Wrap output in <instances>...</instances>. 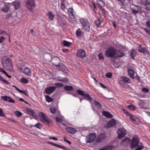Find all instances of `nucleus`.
Segmentation results:
<instances>
[{"instance_id": "34", "label": "nucleus", "mask_w": 150, "mask_h": 150, "mask_svg": "<svg viewBox=\"0 0 150 150\" xmlns=\"http://www.w3.org/2000/svg\"><path fill=\"white\" fill-rule=\"evenodd\" d=\"M132 122L135 124L139 125L141 123V121L139 119L137 118L136 117L134 120L132 121Z\"/></svg>"}, {"instance_id": "39", "label": "nucleus", "mask_w": 150, "mask_h": 150, "mask_svg": "<svg viewBox=\"0 0 150 150\" xmlns=\"http://www.w3.org/2000/svg\"><path fill=\"white\" fill-rule=\"evenodd\" d=\"M149 89L147 88L144 87L142 89V91L144 93H148L149 91Z\"/></svg>"}, {"instance_id": "5", "label": "nucleus", "mask_w": 150, "mask_h": 150, "mask_svg": "<svg viewBox=\"0 0 150 150\" xmlns=\"http://www.w3.org/2000/svg\"><path fill=\"white\" fill-rule=\"evenodd\" d=\"M139 100L138 102V106L141 108L144 109L146 108L148 105L147 101L145 100H142L137 98Z\"/></svg>"}, {"instance_id": "27", "label": "nucleus", "mask_w": 150, "mask_h": 150, "mask_svg": "<svg viewBox=\"0 0 150 150\" xmlns=\"http://www.w3.org/2000/svg\"><path fill=\"white\" fill-rule=\"evenodd\" d=\"M103 115L108 118H112V115L108 112L103 111L102 112Z\"/></svg>"}, {"instance_id": "10", "label": "nucleus", "mask_w": 150, "mask_h": 150, "mask_svg": "<svg viewBox=\"0 0 150 150\" xmlns=\"http://www.w3.org/2000/svg\"><path fill=\"white\" fill-rule=\"evenodd\" d=\"M19 69L26 74L29 76L31 75L30 71L28 67L23 65L21 66Z\"/></svg>"}, {"instance_id": "50", "label": "nucleus", "mask_w": 150, "mask_h": 150, "mask_svg": "<svg viewBox=\"0 0 150 150\" xmlns=\"http://www.w3.org/2000/svg\"><path fill=\"white\" fill-rule=\"evenodd\" d=\"M101 23V21L99 19L95 21L96 25L97 26L99 25Z\"/></svg>"}, {"instance_id": "7", "label": "nucleus", "mask_w": 150, "mask_h": 150, "mask_svg": "<svg viewBox=\"0 0 150 150\" xmlns=\"http://www.w3.org/2000/svg\"><path fill=\"white\" fill-rule=\"evenodd\" d=\"M139 142V140L138 137L137 136H134L131 142V148L133 149L137 147L138 146Z\"/></svg>"}, {"instance_id": "64", "label": "nucleus", "mask_w": 150, "mask_h": 150, "mask_svg": "<svg viewBox=\"0 0 150 150\" xmlns=\"http://www.w3.org/2000/svg\"><path fill=\"white\" fill-rule=\"evenodd\" d=\"M61 7L62 9L64 10L66 8L65 6L63 4H62L61 5Z\"/></svg>"}, {"instance_id": "11", "label": "nucleus", "mask_w": 150, "mask_h": 150, "mask_svg": "<svg viewBox=\"0 0 150 150\" xmlns=\"http://www.w3.org/2000/svg\"><path fill=\"white\" fill-rule=\"evenodd\" d=\"M96 135L95 134H90L86 137V143H90L93 142L95 139Z\"/></svg>"}, {"instance_id": "42", "label": "nucleus", "mask_w": 150, "mask_h": 150, "mask_svg": "<svg viewBox=\"0 0 150 150\" xmlns=\"http://www.w3.org/2000/svg\"><path fill=\"white\" fill-rule=\"evenodd\" d=\"M99 59L100 60H103L104 59V57L103 54L101 53H100L98 55Z\"/></svg>"}, {"instance_id": "46", "label": "nucleus", "mask_w": 150, "mask_h": 150, "mask_svg": "<svg viewBox=\"0 0 150 150\" xmlns=\"http://www.w3.org/2000/svg\"><path fill=\"white\" fill-rule=\"evenodd\" d=\"M59 81H61L64 82H67L68 81V79L66 78H62L60 79H59Z\"/></svg>"}, {"instance_id": "62", "label": "nucleus", "mask_w": 150, "mask_h": 150, "mask_svg": "<svg viewBox=\"0 0 150 150\" xmlns=\"http://www.w3.org/2000/svg\"><path fill=\"white\" fill-rule=\"evenodd\" d=\"M99 84H100V85L103 88H107L103 84H102V83H99Z\"/></svg>"}, {"instance_id": "12", "label": "nucleus", "mask_w": 150, "mask_h": 150, "mask_svg": "<svg viewBox=\"0 0 150 150\" xmlns=\"http://www.w3.org/2000/svg\"><path fill=\"white\" fill-rule=\"evenodd\" d=\"M116 120L114 119H112L108 121L107 123V125L105 126L106 128L110 127L116 125Z\"/></svg>"}, {"instance_id": "63", "label": "nucleus", "mask_w": 150, "mask_h": 150, "mask_svg": "<svg viewBox=\"0 0 150 150\" xmlns=\"http://www.w3.org/2000/svg\"><path fill=\"white\" fill-rule=\"evenodd\" d=\"M64 139L65 142L68 143L70 145L71 144V142L70 141L66 140L65 138H64Z\"/></svg>"}, {"instance_id": "58", "label": "nucleus", "mask_w": 150, "mask_h": 150, "mask_svg": "<svg viewBox=\"0 0 150 150\" xmlns=\"http://www.w3.org/2000/svg\"><path fill=\"white\" fill-rule=\"evenodd\" d=\"M7 34L6 33V32L4 31H3L1 30H0V34H2L4 35H6V34Z\"/></svg>"}, {"instance_id": "18", "label": "nucleus", "mask_w": 150, "mask_h": 150, "mask_svg": "<svg viewBox=\"0 0 150 150\" xmlns=\"http://www.w3.org/2000/svg\"><path fill=\"white\" fill-rule=\"evenodd\" d=\"M130 142V138L128 137H126L125 139L122 140L121 143L122 146H126L127 144L129 143Z\"/></svg>"}, {"instance_id": "4", "label": "nucleus", "mask_w": 150, "mask_h": 150, "mask_svg": "<svg viewBox=\"0 0 150 150\" xmlns=\"http://www.w3.org/2000/svg\"><path fill=\"white\" fill-rule=\"evenodd\" d=\"M80 21L83 28L86 31H89L90 30V24L87 20L82 18L80 19Z\"/></svg>"}, {"instance_id": "48", "label": "nucleus", "mask_w": 150, "mask_h": 150, "mask_svg": "<svg viewBox=\"0 0 150 150\" xmlns=\"http://www.w3.org/2000/svg\"><path fill=\"white\" fill-rule=\"evenodd\" d=\"M128 107L131 110H135L136 108V107L133 105H129L128 106Z\"/></svg>"}, {"instance_id": "22", "label": "nucleus", "mask_w": 150, "mask_h": 150, "mask_svg": "<svg viewBox=\"0 0 150 150\" xmlns=\"http://www.w3.org/2000/svg\"><path fill=\"white\" fill-rule=\"evenodd\" d=\"M125 55V54L122 52L120 51H116V53L115 54V58H117L118 57H123Z\"/></svg>"}, {"instance_id": "21", "label": "nucleus", "mask_w": 150, "mask_h": 150, "mask_svg": "<svg viewBox=\"0 0 150 150\" xmlns=\"http://www.w3.org/2000/svg\"><path fill=\"white\" fill-rule=\"evenodd\" d=\"M106 136L104 134H101L99 135L97 139V141L98 142H100L103 139H105Z\"/></svg>"}, {"instance_id": "20", "label": "nucleus", "mask_w": 150, "mask_h": 150, "mask_svg": "<svg viewBox=\"0 0 150 150\" xmlns=\"http://www.w3.org/2000/svg\"><path fill=\"white\" fill-rule=\"evenodd\" d=\"M1 98L3 99L4 100L7 101L10 103H13L15 102V101L10 97L8 96H2Z\"/></svg>"}, {"instance_id": "53", "label": "nucleus", "mask_w": 150, "mask_h": 150, "mask_svg": "<svg viewBox=\"0 0 150 150\" xmlns=\"http://www.w3.org/2000/svg\"><path fill=\"white\" fill-rule=\"evenodd\" d=\"M143 29L150 36V30L149 29L146 28H144Z\"/></svg>"}, {"instance_id": "30", "label": "nucleus", "mask_w": 150, "mask_h": 150, "mask_svg": "<svg viewBox=\"0 0 150 150\" xmlns=\"http://www.w3.org/2000/svg\"><path fill=\"white\" fill-rule=\"evenodd\" d=\"M47 14L49 19L50 20H53L54 17V16L52 13L51 12H49Z\"/></svg>"}, {"instance_id": "56", "label": "nucleus", "mask_w": 150, "mask_h": 150, "mask_svg": "<svg viewBox=\"0 0 150 150\" xmlns=\"http://www.w3.org/2000/svg\"><path fill=\"white\" fill-rule=\"evenodd\" d=\"M18 92H19L20 93H23V94H24L25 96H28L27 93H25L24 91L20 90V89L19 90V91Z\"/></svg>"}, {"instance_id": "38", "label": "nucleus", "mask_w": 150, "mask_h": 150, "mask_svg": "<svg viewBox=\"0 0 150 150\" xmlns=\"http://www.w3.org/2000/svg\"><path fill=\"white\" fill-rule=\"evenodd\" d=\"M76 35L79 36H81L82 34L81 31L79 29H78L76 31Z\"/></svg>"}, {"instance_id": "15", "label": "nucleus", "mask_w": 150, "mask_h": 150, "mask_svg": "<svg viewBox=\"0 0 150 150\" xmlns=\"http://www.w3.org/2000/svg\"><path fill=\"white\" fill-rule=\"evenodd\" d=\"M77 55L81 58L85 57L86 56L85 52L82 49H80L77 51Z\"/></svg>"}, {"instance_id": "37", "label": "nucleus", "mask_w": 150, "mask_h": 150, "mask_svg": "<svg viewBox=\"0 0 150 150\" xmlns=\"http://www.w3.org/2000/svg\"><path fill=\"white\" fill-rule=\"evenodd\" d=\"M45 98L46 99V100L47 101L50 102L53 101V99L52 98L50 97L49 96H46L45 97Z\"/></svg>"}, {"instance_id": "35", "label": "nucleus", "mask_w": 150, "mask_h": 150, "mask_svg": "<svg viewBox=\"0 0 150 150\" xmlns=\"http://www.w3.org/2000/svg\"><path fill=\"white\" fill-rule=\"evenodd\" d=\"M64 89L67 91H69L73 89V87L70 86H66L64 87Z\"/></svg>"}, {"instance_id": "17", "label": "nucleus", "mask_w": 150, "mask_h": 150, "mask_svg": "<svg viewBox=\"0 0 150 150\" xmlns=\"http://www.w3.org/2000/svg\"><path fill=\"white\" fill-rule=\"evenodd\" d=\"M56 67L57 68L63 72L67 70V68L63 64H59L58 65H56Z\"/></svg>"}, {"instance_id": "47", "label": "nucleus", "mask_w": 150, "mask_h": 150, "mask_svg": "<svg viewBox=\"0 0 150 150\" xmlns=\"http://www.w3.org/2000/svg\"><path fill=\"white\" fill-rule=\"evenodd\" d=\"M50 110L52 114H54L56 111V110L54 107H51L50 108Z\"/></svg>"}, {"instance_id": "40", "label": "nucleus", "mask_w": 150, "mask_h": 150, "mask_svg": "<svg viewBox=\"0 0 150 150\" xmlns=\"http://www.w3.org/2000/svg\"><path fill=\"white\" fill-rule=\"evenodd\" d=\"M0 80L2 81L7 84H10V83L4 79L2 77L0 76Z\"/></svg>"}, {"instance_id": "51", "label": "nucleus", "mask_w": 150, "mask_h": 150, "mask_svg": "<svg viewBox=\"0 0 150 150\" xmlns=\"http://www.w3.org/2000/svg\"><path fill=\"white\" fill-rule=\"evenodd\" d=\"M34 126L36 127L37 128H40L42 127V126L41 124L38 123L34 125Z\"/></svg>"}, {"instance_id": "3", "label": "nucleus", "mask_w": 150, "mask_h": 150, "mask_svg": "<svg viewBox=\"0 0 150 150\" xmlns=\"http://www.w3.org/2000/svg\"><path fill=\"white\" fill-rule=\"evenodd\" d=\"M116 49L113 47L107 49L105 52V56L108 57L115 58Z\"/></svg>"}, {"instance_id": "2", "label": "nucleus", "mask_w": 150, "mask_h": 150, "mask_svg": "<svg viewBox=\"0 0 150 150\" xmlns=\"http://www.w3.org/2000/svg\"><path fill=\"white\" fill-rule=\"evenodd\" d=\"M39 118L42 122L47 124L52 122L51 120L47 117L46 115L42 112H40L38 114Z\"/></svg>"}, {"instance_id": "23", "label": "nucleus", "mask_w": 150, "mask_h": 150, "mask_svg": "<svg viewBox=\"0 0 150 150\" xmlns=\"http://www.w3.org/2000/svg\"><path fill=\"white\" fill-rule=\"evenodd\" d=\"M26 113L29 115L35 117L36 116V114L33 111L30 109L27 108L26 110Z\"/></svg>"}, {"instance_id": "24", "label": "nucleus", "mask_w": 150, "mask_h": 150, "mask_svg": "<svg viewBox=\"0 0 150 150\" xmlns=\"http://www.w3.org/2000/svg\"><path fill=\"white\" fill-rule=\"evenodd\" d=\"M66 130L68 132L71 134H74L76 132L75 128L69 127L67 128Z\"/></svg>"}, {"instance_id": "36", "label": "nucleus", "mask_w": 150, "mask_h": 150, "mask_svg": "<svg viewBox=\"0 0 150 150\" xmlns=\"http://www.w3.org/2000/svg\"><path fill=\"white\" fill-rule=\"evenodd\" d=\"M16 115L18 117H20L22 115V113L18 111H16L15 112Z\"/></svg>"}, {"instance_id": "41", "label": "nucleus", "mask_w": 150, "mask_h": 150, "mask_svg": "<svg viewBox=\"0 0 150 150\" xmlns=\"http://www.w3.org/2000/svg\"><path fill=\"white\" fill-rule=\"evenodd\" d=\"M144 148V146L143 145L142 143L141 142L140 143V146H138L136 149L135 150H141Z\"/></svg>"}, {"instance_id": "45", "label": "nucleus", "mask_w": 150, "mask_h": 150, "mask_svg": "<svg viewBox=\"0 0 150 150\" xmlns=\"http://www.w3.org/2000/svg\"><path fill=\"white\" fill-rule=\"evenodd\" d=\"M93 103L98 108H101V105L99 102L95 101L93 102Z\"/></svg>"}, {"instance_id": "52", "label": "nucleus", "mask_w": 150, "mask_h": 150, "mask_svg": "<svg viewBox=\"0 0 150 150\" xmlns=\"http://www.w3.org/2000/svg\"><path fill=\"white\" fill-rule=\"evenodd\" d=\"M106 76L108 78H111L112 76V73L111 72L107 73L106 74Z\"/></svg>"}, {"instance_id": "33", "label": "nucleus", "mask_w": 150, "mask_h": 150, "mask_svg": "<svg viewBox=\"0 0 150 150\" xmlns=\"http://www.w3.org/2000/svg\"><path fill=\"white\" fill-rule=\"evenodd\" d=\"M8 6L6 5H5L1 8V10L3 12L7 13L8 12Z\"/></svg>"}, {"instance_id": "13", "label": "nucleus", "mask_w": 150, "mask_h": 150, "mask_svg": "<svg viewBox=\"0 0 150 150\" xmlns=\"http://www.w3.org/2000/svg\"><path fill=\"white\" fill-rule=\"evenodd\" d=\"M68 13L70 18L74 20V13L73 9L72 8H70L68 10Z\"/></svg>"}, {"instance_id": "43", "label": "nucleus", "mask_w": 150, "mask_h": 150, "mask_svg": "<svg viewBox=\"0 0 150 150\" xmlns=\"http://www.w3.org/2000/svg\"><path fill=\"white\" fill-rule=\"evenodd\" d=\"M128 116L129 118V119L132 120V122L133 121H134V119L136 118L135 116H134L132 115L129 114L128 115Z\"/></svg>"}, {"instance_id": "9", "label": "nucleus", "mask_w": 150, "mask_h": 150, "mask_svg": "<svg viewBox=\"0 0 150 150\" xmlns=\"http://www.w3.org/2000/svg\"><path fill=\"white\" fill-rule=\"evenodd\" d=\"M77 92L79 95L84 96V98L85 99L89 101H91L92 100L90 96L88 94L85 93L82 90L79 89L77 90Z\"/></svg>"}, {"instance_id": "60", "label": "nucleus", "mask_w": 150, "mask_h": 150, "mask_svg": "<svg viewBox=\"0 0 150 150\" xmlns=\"http://www.w3.org/2000/svg\"><path fill=\"white\" fill-rule=\"evenodd\" d=\"M139 11V10L136 11L134 9H132V13L134 14H137V13H138Z\"/></svg>"}, {"instance_id": "1", "label": "nucleus", "mask_w": 150, "mask_h": 150, "mask_svg": "<svg viewBox=\"0 0 150 150\" xmlns=\"http://www.w3.org/2000/svg\"><path fill=\"white\" fill-rule=\"evenodd\" d=\"M3 67L5 69L10 71H13V65L11 59L6 57H3L1 59Z\"/></svg>"}, {"instance_id": "55", "label": "nucleus", "mask_w": 150, "mask_h": 150, "mask_svg": "<svg viewBox=\"0 0 150 150\" xmlns=\"http://www.w3.org/2000/svg\"><path fill=\"white\" fill-rule=\"evenodd\" d=\"M5 39V38L4 37H3V36L0 37V43H1L2 42H3L4 41Z\"/></svg>"}, {"instance_id": "16", "label": "nucleus", "mask_w": 150, "mask_h": 150, "mask_svg": "<svg viewBox=\"0 0 150 150\" xmlns=\"http://www.w3.org/2000/svg\"><path fill=\"white\" fill-rule=\"evenodd\" d=\"M97 2L98 5L99 7L101 8V10L104 12V13H105V11L102 7L105 6V4L101 0H97Z\"/></svg>"}, {"instance_id": "44", "label": "nucleus", "mask_w": 150, "mask_h": 150, "mask_svg": "<svg viewBox=\"0 0 150 150\" xmlns=\"http://www.w3.org/2000/svg\"><path fill=\"white\" fill-rule=\"evenodd\" d=\"M21 82L24 83H27L28 82V81L26 79L23 78H22L21 79Z\"/></svg>"}, {"instance_id": "6", "label": "nucleus", "mask_w": 150, "mask_h": 150, "mask_svg": "<svg viewBox=\"0 0 150 150\" xmlns=\"http://www.w3.org/2000/svg\"><path fill=\"white\" fill-rule=\"evenodd\" d=\"M118 137L121 139L124 137L127 134V131L124 128H121L118 129L117 131Z\"/></svg>"}, {"instance_id": "29", "label": "nucleus", "mask_w": 150, "mask_h": 150, "mask_svg": "<svg viewBox=\"0 0 150 150\" xmlns=\"http://www.w3.org/2000/svg\"><path fill=\"white\" fill-rule=\"evenodd\" d=\"M136 54L137 52L135 50L133 49H132L130 51V55L131 57L133 59H134V57H135Z\"/></svg>"}, {"instance_id": "31", "label": "nucleus", "mask_w": 150, "mask_h": 150, "mask_svg": "<svg viewBox=\"0 0 150 150\" xmlns=\"http://www.w3.org/2000/svg\"><path fill=\"white\" fill-rule=\"evenodd\" d=\"M62 43L63 45L65 47H69L71 44V42L66 40H63L62 42Z\"/></svg>"}, {"instance_id": "57", "label": "nucleus", "mask_w": 150, "mask_h": 150, "mask_svg": "<svg viewBox=\"0 0 150 150\" xmlns=\"http://www.w3.org/2000/svg\"><path fill=\"white\" fill-rule=\"evenodd\" d=\"M122 111H123V112H124V113H125V114H126L127 116L129 114V113L127 112V111L126 110H125V109H122Z\"/></svg>"}, {"instance_id": "8", "label": "nucleus", "mask_w": 150, "mask_h": 150, "mask_svg": "<svg viewBox=\"0 0 150 150\" xmlns=\"http://www.w3.org/2000/svg\"><path fill=\"white\" fill-rule=\"evenodd\" d=\"M25 5L29 10H31L35 7V3L34 0H27Z\"/></svg>"}, {"instance_id": "61", "label": "nucleus", "mask_w": 150, "mask_h": 150, "mask_svg": "<svg viewBox=\"0 0 150 150\" xmlns=\"http://www.w3.org/2000/svg\"><path fill=\"white\" fill-rule=\"evenodd\" d=\"M146 25L147 27L150 28V21H149L146 22Z\"/></svg>"}, {"instance_id": "19", "label": "nucleus", "mask_w": 150, "mask_h": 150, "mask_svg": "<svg viewBox=\"0 0 150 150\" xmlns=\"http://www.w3.org/2000/svg\"><path fill=\"white\" fill-rule=\"evenodd\" d=\"M55 89V87H48L45 89V92L47 94H50L52 93Z\"/></svg>"}, {"instance_id": "59", "label": "nucleus", "mask_w": 150, "mask_h": 150, "mask_svg": "<svg viewBox=\"0 0 150 150\" xmlns=\"http://www.w3.org/2000/svg\"><path fill=\"white\" fill-rule=\"evenodd\" d=\"M4 114L1 108L0 109V116H4Z\"/></svg>"}, {"instance_id": "26", "label": "nucleus", "mask_w": 150, "mask_h": 150, "mask_svg": "<svg viewBox=\"0 0 150 150\" xmlns=\"http://www.w3.org/2000/svg\"><path fill=\"white\" fill-rule=\"evenodd\" d=\"M47 143L48 144H51L52 145H53L54 146H56L57 147L62 149L64 150H68V149H67V148H66L65 146H60L58 144H55L53 143H51V142H47Z\"/></svg>"}, {"instance_id": "25", "label": "nucleus", "mask_w": 150, "mask_h": 150, "mask_svg": "<svg viewBox=\"0 0 150 150\" xmlns=\"http://www.w3.org/2000/svg\"><path fill=\"white\" fill-rule=\"evenodd\" d=\"M128 73L131 78H133L134 74V71L133 68L132 67L129 68L128 69Z\"/></svg>"}, {"instance_id": "14", "label": "nucleus", "mask_w": 150, "mask_h": 150, "mask_svg": "<svg viewBox=\"0 0 150 150\" xmlns=\"http://www.w3.org/2000/svg\"><path fill=\"white\" fill-rule=\"evenodd\" d=\"M138 50L139 52L146 54H149V51L145 47H142L141 45H139L138 47Z\"/></svg>"}, {"instance_id": "28", "label": "nucleus", "mask_w": 150, "mask_h": 150, "mask_svg": "<svg viewBox=\"0 0 150 150\" xmlns=\"http://www.w3.org/2000/svg\"><path fill=\"white\" fill-rule=\"evenodd\" d=\"M12 4L16 10L18 9L20 7V4L18 2H13Z\"/></svg>"}, {"instance_id": "54", "label": "nucleus", "mask_w": 150, "mask_h": 150, "mask_svg": "<svg viewBox=\"0 0 150 150\" xmlns=\"http://www.w3.org/2000/svg\"><path fill=\"white\" fill-rule=\"evenodd\" d=\"M110 147L109 146H108L105 148H103L102 149H99V150H110Z\"/></svg>"}, {"instance_id": "49", "label": "nucleus", "mask_w": 150, "mask_h": 150, "mask_svg": "<svg viewBox=\"0 0 150 150\" xmlns=\"http://www.w3.org/2000/svg\"><path fill=\"white\" fill-rule=\"evenodd\" d=\"M56 121L57 122H59V123H60V122H62V118L61 117H56Z\"/></svg>"}, {"instance_id": "32", "label": "nucleus", "mask_w": 150, "mask_h": 150, "mask_svg": "<svg viewBox=\"0 0 150 150\" xmlns=\"http://www.w3.org/2000/svg\"><path fill=\"white\" fill-rule=\"evenodd\" d=\"M121 79L122 80L125 82L130 83L131 82L130 80L127 77L125 76H122L121 77Z\"/></svg>"}]
</instances>
